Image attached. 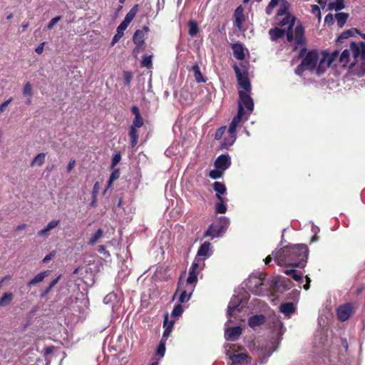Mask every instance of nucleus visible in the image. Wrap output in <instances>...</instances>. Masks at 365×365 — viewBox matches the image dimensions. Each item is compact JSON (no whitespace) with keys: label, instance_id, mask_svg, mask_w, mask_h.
Instances as JSON below:
<instances>
[{"label":"nucleus","instance_id":"ddd939ff","mask_svg":"<svg viewBox=\"0 0 365 365\" xmlns=\"http://www.w3.org/2000/svg\"><path fill=\"white\" fill-rule=\"evenodd\" d=\"M242 329L240 326L226 328L225 330V339L227 341H235L242 334Z\"/></svg>","mask_w":365,"mask_h":365},{"label":"nucleus","instance_id":"13d9d810","mask_svg":"<svg viewBox=\"0 0 365 365\" xmlns=\"http://www.w3.org/2000/svg\"><path fill=\"white\" fill-rule=\"evenodd\" d=\"M11 101H12V98H10L9 99L6 100V101H4V103H2L0 105V113H3L6 110V108H7L9 104L11 102Z\"/></svg>","mask_w":365,"mask_h":365},{"label":"nucleus","instance_id":"0eeeda50","mask_svg":"<svg viewBox=\"0 0 365 365\" xmlns=\"http://www.w3.org/2000/svg\"><path fill=\"white\" fill-rule=\"evenodd\" d=\"M245 294V292L243 291V293L240 294H234L231 298L228 307H227V322H231L232 321V318H235V312L236 311H240V309L243 307V294Z\"/></svg>","mask_w":365,"mask_h":365},{"label":"nucleus","instance_id":"1a4fd4ad","mask_svg":"<svg viewBox=\"0 0 365 365\" xmlns=\"http://www.w3.org/2000/svg\"><path fill=\"white\" fill-rule=\"evenodd\" d=\"M249 114H247L245 110H244L241 106L237 109V115L232 118L230 125L228 128V133H236V129L239 126L242 121H247L249 118Z\"/></svg>","mask_w":365,"mask_h":365},{"label":"nucleus","instance_id":"3c124183","mask_svg":"<svg viewBox=\"0 0 365 365\" xmlns=\"http://www.w3.org/2000/svg\"><path fill=\"white\" fill-rule=\"evenodd\" d=\"M61 19V16H57L54 18H53L49 22L48 24H47L46 26V29L48 30H51L53 26Z\"/></svg>","mask_w":365,"mask_h":365},{"label":"nucleus","instance_id":"412c9836","mask_svg":"<svg viewBox=\"0 0 365 365\" xmlns=\"http://www.w3.org/2000/svg\"><path fill=\"white\" fill-rule=\"evenodd\" d=\"M144 37L145 35L143 30L138 29L135 31L133 38V43L136 45V48L134 49V51L136 50L138 51L143 46L145 41Z\"/></svg>","mask_w":365,"mask_h":365},{"label":"nucleus","instance_id":"4c0bfd02","mask_svg":"<svg viewBox=\"0 0 365 365\" xmlns=\"http://www.w3.org/2000/svg\"><path fill=\"white\" fill-rule=\"evenodd\" d=\"M329 9H334L336 11H339L344 8V0H335L331 1L329 4Z\"/></svg>","mask_w":365,"mask_h":365},{"label":"nucleus","instance_id":"a211bd4d","mask_svg":"<svg viewBox=\"0 0 365 365\" xmlns=\"http://www.w3.org/2000/svg\"><path fill=\"white\" fill-rule=\"evenodd\" d=\"M195 284H187L186 288L183 289L180 295L178 302L179 304L184 303L188 302L190 299V297L192 294V292L195 289Z\"/></svg>","mask_w":365,"mask_h":365},{"label":"nucleus","instance_id":"09e8293b","mask_svg":"<svg viewBox=\"0 0 365 365\" xmlns=\"http://www.w3.org/2000/svg\"><path fill=\"white\" fill-rule=\"evenodd\" d=\"M141 64L144 67L150 68L152 66V56H143Z\"/></svg>","mask_w":365,"mask_h":365},{"label":"nucleus","instance_id":"c85d7f7f","mask_svg":"<svg viewBox=\"0 0 365 365\" xmlns=\"http://www.w3.org/2000/svg\"><path fill=\"white\" fill-rule=\"evenodd\" d=\"M279 311L285 316L289 317L294 312V305L292 302L282 304L279 307Z\"/></svg>","mask_w":365,"mask_h":365},{"label":"nucleus","instance_id":"dca6fc26","mask_svg":"<svg viewBox=\"0 0 365 365\" xmlns=\"http://www.w3.org/2000/svg\"><path fill=\"white\" fill-rule=\"evenodd\" d=\"M220 225L215 221L211 224L205 233V237H210L211 239L221 237L223 235V232L220 229Z\"/></svg>","mask_w":365,"mask_h":365},{"label":"nucleus","instance_id":"cd10ccee","mask_svg":"<svg viewBox=\"0 0 365 365\" xmlns=\"http://www.w3.org/2000/svg\"><path fill=\"white\" fill-rule=\"evenodd\" d=\"M128 27L123 25V24H120V25L118 26L116 30V34L114 35L112 41H111V46H114L116 43L119 41V40L123 37L124 34V31Z\"/></svg>","mask_w":365,"mask_h":365},{"label":"nucleus","instance_id":"2f4dec72","mask_svg":"<svg viewBox=\"0 0 365 365\" xmlns=\"http://www.w3.org/2000/svg\"><path fill=\"white\" fill-rule=\"evenodd\" d=\"M23 95L24 96L28 98L27 104H31V98L33 96V91H32V86L29 82H27L23 88Z\"/></svg>","mask_w":365,"mask_h":365},{"label":"nucleus","instance_id":"2eb2a0df","mask_svg":"<svg viewBox=\"0 0 365 365\" xmlns=\"http://www.w3.org/2000/svg\"><path fill=\"white\" fill-rule=\"evenodd\" d=\"M199 267L198 261L195 259L189 269L188 277L187 279V284H196L197 281V269Z\"/></svg>","mask_w":365,"mask_h":365},{"label":"nucleus","instance_id":"8fccbe9b","mask_svg":"<svg viewBox=\"0 0 365 365\" xmlns=\"http://www.w3.org/2000/svg\"><path fill=\"white\" fill-rule=\"evenodd\" d=\"M143 125V119L142 116L135 117L134 120L133 121V123L130 127L135 128H139L142 127Z\"/></svg>","mask_w":365,"mask_h":365},{"label":"nucleus","instance_id":"6e6d98bb","mask_svg":"<svg viewBox=\"0 0 365 365\" xmlns=\"http://www.w3.org/2000/svg\"><path fill=\"white\" fill-rule=\"evenodd\" d=\"M133 76L131 72L130 71H124L123 72V78L125 84L127 86H129L130 83V81L132 80Z\"/></svg>","mask_w":365,"mask_h":365},{"label":"nucleus","instance_id":"e2e57ef3","mask_svg":"<svg viewBox=\"0 0 365 365\" xmlns=\"http://www.w3.org/2000/svg\"><path fill=\"white\" fill-rule=\"evenodd\" d=\"M324 22L327 24H332L334 23V17L331 14H327L324 18Z\"/></svg>","mask_w":365,"mask_h":365},{"label":"nucleus","instance_id":"6e6552de","mask_svg":"<svg viewBox=\"0 0 365 365\" xmlns=\"http://www.w3.org/2000/svg\"><path fill=\"white\" fill-rule=\"evenodd\" d=\"M240 106L247 112V114H250L252 113L254 110V101L250 96V92H244L242 91H239V101L237 108H240Z\"/></svg>","mask_w":365,"mask_h":365},{"label":"nucleus","instance_id":"5fc2aeb1","mask_svg":"<svg viewBox=\"0 0 365 365\" xmlns=\"http://www.w3.org/2000/svg\"><path fill=\"white\" fill-rule=\"evenodd\" d=\"M116 299V296L114 293H109L108 294H107L104 299H103V302L105 304H110L112 303L114 300H115Z\"/></svg>","mask_w":365,"mask_h":365},{"label":"nucleus","instance_id":"864d4df0","mask_svg":"<svg viewBox=\"0 0 365 365\" xmlns=\"http://www.w3.org/2000/svg\"><path fill=\"white\" fill-rule=\"evenodd\" d=\"M226 128H227L226 126H221L220 128H219L215 133V139L217 140H220L222 138Z\"/></svg>","mask_w":365,"mask_h":365},{"label":"nucleus","instance_id":"052dcab7","mask_svg":"<svg viewBox=\"0 0 365 365\" xmlns=\"http://www.w3.org/2000/svg\"><path fill=\"white\" fill-rule=\"evenodd\" d=\"M98 191H99V182H96L93 185V190H92L93 198H96Z\"/></svg>","mask_w":365,"mask_h":365},{"label":"nucleus","instance_id":"4be33fe9","mask_svg":"<svg viewBox=\"0 0 365 365\" xmlns=\"http://www.w3.org/2000/svg\"><path fill=\"white\" fill-rule=\"evenodd\" d=\"M269 35L272 41H277L278 39L282 38L285 35L287 36V31L285 29L275 27L269 31Z\"/></svg>","mask_w":365,"mask_h":365},{"label":"nucleus","instance_id":"423d86ee","mask_svg":"<svg viewBox=\"0 0 365 365\" xmlns=\"http://www.w3.org/2000/svg\"><path fill=\"white\" fill-rule=\"evenodd\" d=\"M246 287L256 295L267 294L268 292V285L262 273L251 274L246 282Z\"/></svg>","mask_w":365,"mask_h":365},{"label":"nucleus","instance_id":"c9c22d12","mask_svg":"<svg viewBox=\"0 0 365 365\" xmlns=\"http://www.w3.org/2000/svg\"><path fill=\"white\" fill-rule=\"evenodd\" d=\"M194 72V77L195 81L197 83L205 82V79L204 78L202 74L200 72V67L197 64H195L192 68Z\"/></svg>","mask_w":365,"mask_h":365},{"label":"nucleus","instance_id":"72a5a7b5","mask_svg":"<svg viewBox=\"0 0 365 365\" xmlns=\"http://www.w3.org/2000/svg\"><path fill=\"white\" fill-rule=\"evenodd\" d=\"M47 271H43L38 273L28 283V286H34L38 284L39 282H42L44 279V278L47 276Z\"/></svg>","mask_w":365,"mask_h":365},{"label":"nucleus","instance_id":"f704fd0d","mask_svg":"<svg viewBox=\"0 0 365 365\" xmlns=\"http://www.w3.org/2000/svg\"><path fill=\"white\" fill-rule=\"evenodd\" d=\"M129 135L130 138V145L133 148L135 147L138 141V131L137 128L130 127L129 130Z\"/></svg>","mask_w":365,"mask_h":365},{"label":"nucleus","instance_id":"ea45409f","mask_svg":"<svg viewBox=\"0 0 365 365\" xmlns=\"http://www.w3.org/2000/svg\"><path fill=\"white\" fill-rule=\"evenodd\" d=\"M189 31L188 33L190 36H195L199 31V27L197 24L193 21L190 20L188 22Z\"/></svg>","mask_w":365,"mask_h":365},{"label":"nucleus","instance_id":"338daca9","mask_svg":"<svg viewBox=\"0 0 365 365\" xmlns=\"http://www.w3.org/2000/svg\"><path fill=\"white\" fill-rule=\"evenodd\" d=\"M76 165V160H71L68 164V166H67V172L68 173H70L73 168H74Z\"/></svg>","mask_w":365,"mask_h":365},{"label":"nucleus","instance_id":"de8ad7c7","mask_svg":"<svg viewBox=\"0 0 365 365\" xmlns=\"http://www.w3.org/2000/svg\"><path fill=\"white\" fill-rule=\"evenodd\" d=\"M235 344L226 343L223 346L224 353L227 357H228L231 354V350L235 351Z\"/></svg>","mask_w":365,"mask_h":365},{"label":"nucleus","instance_id":"a878e982","mask_svg":"<svg viewBox=\"0 0 365 365\" xmlns=\"http://www.w3.org/2000/svg\"><path fill=\"white\" fill-rule=\"evenodd\" d=\"M229 136L225 138L222 143L220 145V149H227L232 146L236 140V133H228Z\"/></svg>","mask_w":365,"mask_h":365},{"label":"nucleus","instance_id":"f3484780","mask_svg":"<svg viewBox=\"0 0 365 365\" xmlns=\"http://www.w3.org/2000/svg\"><path fill=\"white\" fill-rule=\"evenodd\" d=\"M59 224L60 220H53L50 221L43 229L38 232V236L43 238H47L50 235V232L54 228H56L57 226H58Z\"/></svg>","mask_w":365,"mask_h":365},{"label":"nucleus","instance_id":"58836bf2","mask_svg":"<svg viewBox=\"0 0 365 365\" xmlns=\"http://www.w3.org/2000/svg\"><path fill=\"white\" fill-rule=\"evenodd\" d=\"M335 17L337 21L338 26L341 28L346 23V21L349 17V15L346 13L341 12V13H337L336 14Z\"/></svg>","mask_w":365,"mask_h":365},{"label":"nucleus","instance_id":"a19ab883","mask_svg":"<svg viewBox=\"0 0 365 365\" xmlns=\"http://www.w3.org/2000/svg\"><path fill=\"white\" fill-rule=\"evenodd\" d=\"M103 230L102 229H98L90 238L88 241V245H94L98 240L103 236Z\"/></svg>","mask_w":365,"mask_h":365},{"label":"nucleus","instance_id":"6ab92c4d","mask_svg":"<svg viewBox=\"0 0 365 365\" xmlns=\"http://www.w3.org/2000/svg\"><path fill=\"white\" fill-rule=\"evenodd\" d=\"M212 254L211 244L209 242H203L197 250V255L199 257H203L204 259L208 258Z\"/></svg>","mask_w":365,"mask_h":365},{"label":"nucleus","instance_id":"4468645a","mask_svg":"<svg viewBox=\"0 0 365 365\" xmlns=\"http://www.w3.org/2000/svg\"><path fill=\"white\" fill-rule=\"evenodd\" d=\"M231 165V159L228 154L220 155L217 158L215 161V166L216 168L221 169L222 170H227Z\"/></svg>","mask_w":365,"mask_h":365},{"label":"nucleus","instance_id":"f8f14e48","mask_svg":"<svg viewBox=\"0 0 365 365\" xmlns=\"http://www.w3.org/2000/svg\"><path fill=\"white\" fill-rule=\"evenodd\" d=\"M229 365H242L244 364H250V361L247 362L248 359H250V357L246 353H236V351H234L228 357Z\"/></svg>","mask_w":365,"mask_h":365},{"label":"nucleus","instance_id":"aec40b11","mask_svg":"<svg viewBox=\"0 0 365 365\" xmlns=\"http://www.w3.org/2000/svg\"><path fill=\"white\" fill-rule=\"evenodd\" d=\"M232 49L233 51V55L237 60H243L245 57V48L243 44L237 42L232 45Z\"/></svg>","mask_w":365,"mask_h":365},{"label":"nucleus","instance_id":"c03bdc74","mask_svg":"<svg viewBox=\"0 0 365 365\" xmlns=\"http://www.w3.org/2000/svg\"><path fill=\"white\" fill-rule=\"evenodd\" d=\"M279 0H271L265 9L266 14L269 16L272 14V11L274 7H276L279 4Z\"/></svg>","mask_w":365,"mask_h":365},{"label":"nucleus","instance_id":"a18cd8bd","mask_svg":"<svg viewBox=\"0 0 365 365\" xmlns=\"http://www.w3.org/2000/svg\"><path fill=\"white\" fill-rule=\"evenodd\" d=\"M120 177V172L118 170H115L110 174L109 180L108 182V187L106 190H108L113 184V182L117 180Z\"/></svg>","mask_w":365,"mask_h":365},{"label":"nucleus","instance_id":"79ce46f5","mask_svg":"<svg viewBox=\"0 0 365 365\" xmlns=\"http://www.w3.org/2000/svg\"><path fill=\"white\" fill-rule=\"evenodd\" d=\"M165 353V342L164 341H160V343L158 344V346L156 350L155 355L159 356L160 359H162Z\"/></svg>","mask_w":365,"mask_h":365},{"label":"nucleus","instance_id":"680f3d73","mask_svg":"<svg viewBox=\"0 0 365 365\" xmlns=\"http://www.w3.org/2000/svg\"><path fill=\"white\" fill-rule=\"evenodd\" d=\"M163 327L165 329H166V327H170V329L172 330L173 327V322L168 321V317H166L164 320Z\"/></svg>","mask_w":365,"mask_h":365},{"label":"nucleus","instance_id":"7c9ffc66","mask_svg":"<svg viewBox=\"0 0 365 365\" xmlns=\"http://www.w3.org/2000/svg\"><path fill=\"white\" fill-rule=\"evenodd\" d=\"M218 200L219 202L215 204V212L217 214H224L227 212L226 202L227 200L223 197Z\"/></svg>","mask_w":365,"mask_h":365},{"label":"nucleus","instance_id":"37998d69","mask_svg":"<svg viewBox=\"0 0 365 365\" xmlns=\"http://www.w3.org/2000/svg\"><path fill=\"white\" fill-rule=\"evenodd\" d=\"M183 312V308L180 304H175L172 311L171 315L173 317H179Z\"/></svg>","mask_w":365,"mask_h":365},{"label":"nucleus","instance_id":"bb28decb","mask_svg":"<svg viewBox=\"0 0 365 365\" xmlns=\"http://www.w3.org/2000/svg\"><path fill=\"white\" fill-rule=\"evenodd\" d=\"M14 294L11 292H4L0 297V307L9 306L14 299Z\"/></svg>","mask_w":365,"mask_h":365},{"label":"nucleus","instance_id":"69168bd1","mask_svg":"<svg viewBox=\"0 0 365 365\" xmlns=\"http://www.w3.org/2000/svg\"><path fill=\"white\" fill-rule=\"evenodd\" d=\"M131 111L133 114L135 115V117L140 116V110L136 106H133L131 108Z\"/></svg>","mask_w":365,"mask_h":365},{"label":"nucleus","instance_id":"f03ea898","mask_svg":"<svg viewBox=\"0 0 365 365\" xmlns=\"http://www.w3.org/2000/svg\"><path fill=\"white\" fill-rule=\"evenodd\" d=\"M336 57H338L336 52H323L319 58L317 51H309L302 59V63L296 68L295 73L302 76L304 71H309L320 76L328 67L331 66Z\"/></svg>","mask_w":365,"mask_h":365},{"label":"nucleus","instance_id":"393cba45","mask_svg":"<svg viewBox=\"0 0 365 365\" xmlns=\"http://www.w3.org/2000/svg\"><path fill=\"white\" fill-rule=\"evenodd\" d=\"M214 190L216 192V197L217 200L223 198L221 195H224L227 192L225 185L221 182L216 181L212 185Z\"/></svg>","mask_w":365,"mask_h":365},{"label":"nucleus","instance_id":"7ed1b4c3","mask_svg":"<svg viewBox=\"0 0 365 365\" xmlns=\"http://www.w3.org/2000/svg\"><path fill=\"white\" fill-rule=\"evenodd\" d=\"M336 52L338 57L333 61L331 66L346 67L349 65L351 70H356L355 67L359 66L360 71H365V43L352 42L349 48L344 49L341 53Z\"/></svg>","mask_w":365,"mask_h":365},{"label":"nucleus","instance_id":"c756f323","mask_svg":"<svg viewBox=\"0 0 365 365\" xmlns=\"http://www.w3.org/2000/svg\"><path fill=\"white\" fill-rule=\"evenodd\" d=\"M290 4L287 0H282L281 5L279 9L277 11V15L278 16H282L287 14H291L289 13Z\"/></svg>","mask_w":365,"mask_h":365},{"label":"nucleus","instance_id":"4d7b16f0","mask_svg":"<svg viewBox=\"0 0 365 365\" xmlns=\"http://www.w3.org/2000/svg\"><path fill=\"white\" fill-rule=\"evenodd\" d=\"M171 331L172 330L170 329V327H166V329H165L163 331V336L160 341H164V342L166 343L167 339L170 336Z\"/></svg>","mask_w":365,"mask_h":365},{"label":"nucleus","instance_id":"bf43d9fd","mask_svg":"<svg viewBox=\"0 0 365 365\" xmlns=\"http://www.w3.org/2000/svg\"><path fill=\"white\" fill-rule=\"evenodd\" d=\"M294 280L297 281V282H299L301 283L303 282V280H302V274H298L297 272V271L295 270V272L293 273L292 276L291 277Z\"/></svg>","mask_w":365,"mask_h":365},{"label":"nucleus","instance_id":"b1692460","mask_svg":"<svg viewBox=\"0 0 365 365\" xmlns=\"http://www.w3.org/2000/svg\"><path fill=\"white\" fill-rule=\"evenodd\" d=\"M138 10V5H135L125 15L124 20L121 22L125 26H128L133 20Z\"/></svg>","mask_w":365,"mask_h":365},{"label":"nucleus","instance_id":"9b49d317","mask_svg":"<svg viewBox=\"0 0 365 365\" xmlns=\"http://www.w3.org/2000/svg\"><path fill=\"white\" fill-rule=\"evenodd\" d=\"M234 70L237 78L239 86L244 89V92H251V84L246 72H242L236 66H234Z\"/></svg>","mask_w":365,"mask_h":365},{"label":"nucleus","instance_id":"49530a36","mask_svg":"<svg viewBox=\"0 0 365 365\" xmlns=\"http://www.w3.org/2000/svg\"><path fill=\"white\" fill-rule=\"evenodd\" d=\"M223 172H224V170H222L221 169H218V168L213 169V170H210V172L209 173V176L212 179H218L222 177Z\"/></svg>","mask_w":365,"mask_h":365},{"label":"nucleus","instance_id":"5701e85b","mask_svg":"<svg viewBox=\"0 0 365 365\" xmlns=\"http://www.w3.org/2000/svg\"><path fill=\"white\" fill-rule=\"evenodd\" d=\"M244 9L242 7V6H238L234 13V16L235 19V26L241 29L242 23L245 21V16H244Z\"/></svg>","mask_w":365,"mask_h":365},{"label":"nucleus","instance_id":"20e7f679","mask_svg":"<svg viewBox=\"0 0 365 365\" xmlns=\"http://www.w3.org/2000/svg\"><path fill=\"white\" fill-rule=\"evenodd\" d=\"M296 18L292 14L284 16V18L279 21V25L282 27H287V41L289 43L294 41V48L299 46H303L305 44L304 29L302 24L297 25L293 31Z\"/></svg>","mask_w":365,"mask_h":365},{"label":"nucleus","instance_id":"e433bc0d","mask_svg":"<svg viewBox=\"0 0 365 365\" xmlns=\"http://www.w3.org/2000/svg\"><path fill=\"white\" fill-rule=\"evenodd\" d=\"M46 158L44 153H38L31 161V166L34 167L36 165L41 166L43 164Z\"/></svg>","mask_w":365,"mask_h":365},{"label":"nucleus","instance_id":"473e14b6","mask_svg":"<svg viewBox=\"0 0 365 365\" xmlns=\"http://www.w3.org/2000/svg\"><path fill=\"white\" fill-rule=\"evenodd\" d=\"M215 221L218 223L220 227V229H221V231H222L224 234L230 225V219L222 216L218 217Z\"/></svg>","mask_w":365,"mask_h":365},{"label":"nucleus","instance_id":"774afa93","mask_svg":"<svg viewBox=\"0 0 365 365\" xmlns=\"http://www.w3.org/2000/svg\"><path fill=\"white\" fill-rule=\"evenodd\" d=\"M98 251L104 255L109 256L108 252L106 251V247L103 245H100L98 248Z\"/></svg>","mask_w":365,"mask_h":365},{"label":"nucleus","instance_id":"9d476101","mask_svg":"<svg viewBox=\"0 0 365 365\" xmlns=\"http://www.w3.org/2000/svg\"><path fill=\"white\" fill-rule=\"evenodd\" d=\"M355 306L353 303H346L339 306L336 309L337 317L339 321L345 322L355 311Z\"/></svg>","mask_w":365,"mask_h":365},{"label":"nucleus","instance_id":"39448f33","mask_svg":"<svg viewBox=\"0 0 365 365\" xmlns=\"http://www.w3.org/2000/svg\"><path fill=\"white\" fill-rule=\"evenodd\" d=\"M264 324L273 334L281 336L284 332L283 323L276 314L270 315L267 319L263 314H255L248 319L249 327L255 331Z\"/></svg>","mask_w":365,"mask_h":365},{"label":"nucleus","instance_id":"603ef678","mask_svg":"<svg viewBox=\"0 0 365 365\" xmlns=\"http://www.w3.org/2000/svg\"><path fill=\"white\" fill-rule=\"evenodd\" d=\"M351 35V31L349 30H347L346 31H344L341 35L338 37L336 42L338 43H342L344 39H346L349 37H350Z\"/></svg>","mask_w":365,"mask_h":365},{"label":"nucleus","instance_id":"0e129e2a","mask_svg":"<svg viewBox=\"0 0 365 365\" xmlns=\"http://www.w3.org/2000/svg\"><path fill=\"white\" fill-rule=\"evenodd\" d=\"M120 160V153H116L113 158L112 165L115 166L116 164H118L119 163Z\"/></svg>","mask_w":365,"mask_h":365},{"label":"nucleus","instance_id":"f257e3e1","mask_svg":"<svg viewBox=\"0 0 365 365\" xmlns=\"http://www.w3.org/2000/svg\"><path fill=\"white\" fill-rule=\"evenodd\" d=\"M308 247L303 244L286 246L272 252L274 259L279 266L304 267L308 258Z\"/></svg>","mask_w":365,"mask_h":365}]
</instances>
